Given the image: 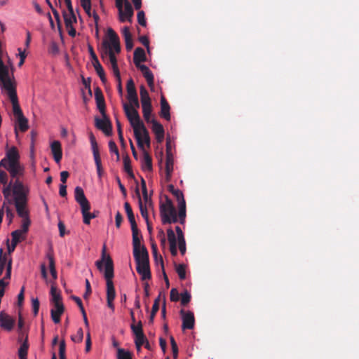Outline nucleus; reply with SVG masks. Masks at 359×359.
<instances>
[{
	"mask_svg": "<svg viewBox=\"0 0 359 359\" xmlns=\"http://www.w3.org/2000/svg\"><path fill=\"white\" fill-rule=\"evenodd\" d=\"M137 21L140 25L144 27L146 26V20L144 13L142 11H140L137 13Z\"/></svg>",
	"mask_w": 359,
	"mask_h": 359,
	"instance_id": "6e6d98bb",
	"label": "nucleus"
},
{
	"mask_svg": "<svg viewBox=\"0 0 359 359\" xmlns=\"http://www.w3.org/2000/svg\"><path fill=\"white\" fill-rule=\"evenodd\" d=\"M133 60L137 67L140 65V62H144L146 60L145 52L143 48H137L135 50Z\"/></svg>",
	"mask_w": 359,
	"mask_h": 359,
	"instance_id": "4be33fe9",
	"label": "nucleus"
},
{
	"mask_svg": "<svg viewBox=\"0 0 359 359\" xmlns=\"http://www.w3.org/2000/svg\"><path fill=\"white\" fill-rule=\"evenodd\" d=\"M4 212H6V217L9 219V222H11V221L14 217V214L12 212V210H11V208L7 205L6 203V206L4 208Z\"/></svg>",
	"mask_w": 359,
	"mask_h": 359,
	"instance_id": "0e129e2a",
	"label": "nucleus"
},
{
	"mask_svg": "<svg viewBox=\"0 0 359 359\" xmlns=\"http://www.w3.org/2000/svg\"><path fill=\"white\" fill-rule=\"evenodd\" d=\"M122 34H123V36L125 40L132 39V35H131L130 29L128 27H123V29L122 30Z\"/></svg>",
	"mask_w": 359,
	"mask_h": 359,
	"instance_id": "338daca9",
	"label": "nucleus"
},
{
	"mask_svg": "<svg viewBox=\"0 0 359 359\" xmlns=\"http://www.w3.org/2000/svg\"><path fill=\"white\" fill-rule=\"evenodd\" d=\"M19 154L15 147H12L6 152V156L1 161L0 167L6 168L12 177L22 174V168L19 163Z\"/></svg>",
	"mask_w": 359,
	"mask_h": 359,
	"instance_id": "39448f33",
	"label": "nucleus"
},
{
	"mask_svg": "<svg viewBox=\"0 0 359 359\" xmlns=\"http://www.w3.org/2000/svg\"><path fill=\"white\" fill-rule=\"evenodd\" d=\"M147 339L144 334L135 336V343L137 351H140L141 350V346L145 343Z\"/></svg>",
	"mask_w": 359,
	"mask_h": 359,
	"instance_id": "4c0bfd02",
	"label": "nucleus"
},
{
	"mask_svg": "<svg viewBox=\"0 0 359 359\" xmlns=\"http://www.w3.org/2000/svg\"><path fill=\"white\" fill-rule=\"evenodd\" d=\"M2 253L3 250L0 249V274L3 273L4 267L6 264L7 265V263L9 260L8 259L7 255L6 254L3 255Z\"/></svg>",
	"mask_w": 359,
	"mask_h": 359,
	"instance_id": "79ce46f5",
	"label": "nucleus"
},
{
	"mask_svg": "<svg viewBox=\"0 0 359 359\" xmlns=\"http://www.w3.org/2000/svg\"><path fill=\"white\" fill-rule=\"evenodd\" d=\"M128 102H129L128 105H129L130 109H135L137 110V109L140 107L138 97L129 100Z\"/></svg>",
	"mask_w": 359,
	"mask_h": 359,
	"instance_id": "5fc2aeb1",
	"label": "nucleus"
},
{
	"mask_svg": "<svg viewBox=\"0 0 359 359\" xmlns=\"http://www.w3.org/2000/svg\"><path fill=\"white\" fill-rule=\"evenodd\" d=\"M160 213L163 224L176 223L177 215L172 201L165 197V202L160 205Z\"/></svg>",
	"mask_w": 359,
	"mask_h": 359,
	"instance_id": "0eeeda50",
	"label": "nucleus"
},
{
	"mask_svg": "<svg viewBox=\"0 0 359 359\" xmlns=\"http://www.w3.org/2000/svg\"><path fill=\"white\" fill-rule=\"evenodd\" d=\"M8 175L6 172L0 170V183L4 185L7 184Z\"/></svg>",
	"mask_w": 359,
	"mask_h": 359,
	"instance_id": "69168bd1",
	"label": "nucleus"
},
{
	"mask_svg": "<svg viewBox=\"0 0 359 359\" xmlns=\"http://www.w3.org/2000/svg\"><path fill=\"white\" fill-rule=\"evenodd\" d=\"M173 165L174 160L172 154L166 155V161H165V172H166V178L168 180L171 176V174L173 170Z\"/></svg>",
	"mask_w": 359,
	"mask_h": 359,
	"instance_id": "a878e982",
	"label": "nucleus"
},
{
	"mask_svg": "<svg viewBox=\"0 0 359 359\" xmlns=\"http://www.w3.org/2000/svg\"><path fill=\"white\" fill-rule=\"evenodd\" d=\"M167 234H168V239L170 243V244H176L177 243V239L175 234L172 229H168L167 230Z\"/></svg>",
	"mask_w": 359,
	"mask_h": 359,
	"instance_id": "3c124183",
	"label": "nucleus"
},
{
	"mask_svg": "<svg viewBox=\"0 0 359 359\" xmlns=\"http://www.w3.org/2000/svg\"><path fill=\"white\" fill-rule=\"evenodd\" d=\"M179 249L182 255H184L186 252V243L184 238L178 240Z\"/></svg>",
	"mask_w": 359,
	"mask_h": 359,
	"instance_id": "e2e57ef3",
	"label": "nucleus"
},
{
	"mask_svg": "<svg viewBox=\"0 0 359 359\" xmlns=\"http://www.w3.org/2000/svg\"><path fill=\"white\" fill-rule=\"evenodd\" d=\"M118 359H132L131 353L123 348H118L117 351Z\"/></svg>",
	"mask_w": 359,
	"mask_h": 359,
	"instance_id": "ea45409f",
	"label": "nucleus"
},
{
	"mask_svg": "<svg viewBox=\"0 0 359 359\" xmlns=\"http://www.w3.org/2000/svg\"><path fill=\"white\" fill-rule=\"evenodd\" d=\"M127 99L128 100L138 97L137 93L135 87V83L132 79H129L127 82Z\"/></svg>",
	"mask_w": 359,
	"mask_h": 359,
	"instance_id": "5701e85b",
	"label": "nucleus"
},
{
	"mask_svg": "<svg viewBox=\"0 0 359 359\" xmlns=\"http://www.w3.org/2000/svg\"><path fill=\"white\" fill-rule=\"evenodd\" d=\"M64 310L65 308L62 303L53 304L50 313L51 318L55 323L57 324L60 322V316L63 313Z\"/></svg>",
	"mask_w": 359,
	"mask_h": 359,
	"instance_id": "ddd939ff",
	"label": "nucleus"
},
{
	"mask_svg": "<svg viewBox=\"0 0 359 359\" xmlns=\"http://www.w3.org/2000/svg\"><path fill=\"white\" fill-rule=\"evenodd\" d=\"M93 67L95 68V70L96 73L97 74V75L100 78L101 81L103 83H105L106 81H107V79H106V76H105L104 71L101 64L100 63L99 60H96L95 62H93Z\"/></svg>",
	"mask_w": 359,
	"mask_h": 359,
	"instance_id": "c85d7f7f",
	"label": "nucleus"
},
{
	"mask_svg": "<svg viewBox=\"0 0 359 359\" xmlns=\"http://www.w3.org/2000/svg\"><path fill=\"white\" fill-rule=\"evenodd\" d=\"M50 294L52 297V302L53 304L62 303L61 295L60 292H57V288L54 285L51 286Z\"/></svg>",
	"mask_w": 359,
	"mask_h": 359,
	"instance_id": "72a5a7b5",
	"label": "nucleus"
},
{
	"mask_svg": "<svg viewBox=\"0 0 359 359\" xmlns=\"http://www.w3.org/2000/svg\"><path fill=\"white\" fill-rule=\"evenodd\" d=\"M11 191L13 192V185L12 186V183L10 182L8 184H6L3 189V194L6 201V204H11L13 203V200L10 198Z\"/></svg>",
	"mask_w": 359,
	"mask_h": 359,
	"instance_id": "cd10ccee",
	"label": "nucleus"
},
{
	"mask_svg": "<svg viewBox=\"0 0 359 359\" xmlns=\"http://www.w3.org/2000/svg\"><path fill=\"white\" fill-rule=\"evenodd\" d=\"M182 319V329H193L194 326V316L191 311H180Z\"/></svg>",
	"mask_w": 359,
	"mask_h": 359,
	"instance_id": "9b49d317",
	"label": "nucleus"
},
{
	"mask_svg": "<svg viewBox=\"0 0 359 359\" xmlns=\"http://www.w3.org/2000/svg\"><path fill=\"white\" fill-rule=\"evenodd\" d=\"M24 234L25 233L22 232V230H15L11 233L12 239L15 241H15L19 243L22 239H23Z\"/></svg>",
	"mask_w": 359,
	"mask_h": 359,
	"instance_id": "49530a36",
	"label": "nucleus"
},
{
	"mask_svg": "<svg viewBox=\"0 0 359 359\" xmlns=\"http://www.w3.org/2000/svg\"><path fill=\"white\" fill-rule=\"evenodd\" d=\"M11 270H12V259H9V260L7 263V266H6V275L4 278H5L6 280V279L9 280L11 278Z\"/></svg>",
	"mask_w": 359,
	"mask_h": 359,
	"instance_id": "4d7b16f0",
	"label": "nucleus"
},
{
	"mask_svg": "<svg viewBox=\"0 0 359 359\" xmlns=\"http://www.w3.org/2000/svg\"><path fill=\"white\" fill-rule=\"evenodd\" d=\"M95 97L96 100L97 107L102 116H105V103L101 90L97 88L95 90Z\"/></svg>",
	"mask_w": 359,
	"mask_h": 359,
	"instance_id": "4468645a",
	"label": "nucleus"
},
{
	"mask_svg": "<svg viewBox=\"0 0 359 359\" xmlns=\"http://www.w3.org/2000/svg\"><path fill=\"white\" fill-rule=\"evenodd\" d=\"M14 320L7 314L1 311L0 313V326L6 330H12Z\"/></svg>",
	"mask_w": 359,
	"mask_h": 359,
	"instance_id": "f3484780",
	"label": "nucleus"
},
{
	"mask_svg": "<svg viewBox=\"0 0 359 359\" xmlns=\"http://www.w3.org/2000/svg\"><path fill=\"white\" fill-rule=\"evenodd\" d=\"M124 169L126 172L130 176L133 177V173L130 165V159L128 156L123 158Z\"/></svg>",
	"mask_w": 359,
	"mask_h": 359,
	"instance_id": "de8ad7c7",
	"label": "nucleus"
},
{
	"mask_svg": "<svg viewBox=\"0 0 359 359\" xmlns=\"http://www.w3.org/2000/svg\"><path fill=\"white\" fill-rule=\"evenodd\" d=\"M168 190L175 196L178 203L185 201L182 192L180 190L175 189L173 185H169Z\"/></svg>",
	"mask_w": 359,
	"mask_h": 359,
	"instance_id": "2f4dec72",
	"label": "nucleus"
},
{
	"mask_svg": "<svg viewBox=\"0 0 359 359\" xmlns=\"http://www.w3.org/2000/svg\"><path fill=\"white\" fill-rule=\"evenodd\" d=\"M50 149L55 161L59 163L62 156L60 142L59 141H53L50 144Z\"/></svg>",
	"mask_w": 359,
	"mask_h": 359,
	"instance_id": "dca6fc26",
	"label": "nucleus"
},
{
	"mask_svg": "<svg viewBox=\"0 0 359 359\" xmlns=\"http://www.w3.org/2000/svg\"><path fill=\"white\" fill-rule=\"evenodd\" d=\"M63 17L67 29H69V27H71L74 22H76V18L73 9H72L71 11H64Z\"/></svg>",
	"mask_w": 359,
	"mask_h": 359,
	"instance_id": "b1692460",
	"label": "nucleus"
},
{
	"mask_svg": "<svg viewBox=\"0 0 359 359\" xmlns=\"http://www.w3.org/2000/svg\"><path fill=\"white\" fill-rule=\"evenodd\" d=\"M191 300V294L185 291L184 292L181 294V304L182 305L187 304Z\"/></svg>",
	"mask_w": 359,
	"mask_h": 359,
	"instance_id": "864d4df0",
	"label": "nucleus"
},
{
	"mask_svg": "<svg viewBox=\"0 0 359 359\" xmlns=\"http://www.w3.org/2000/svg\"><path fill=\"white\" fill-rule=\"evenodd\" d=\"M180 299V294L177 289L172 288L170 290V300L172 302H177Z\"/></svg>",
	"mask_w": 359,
	"mask_h": 359,
	"instance_id": "680f3d73",
	"label": "nucleus"
},
{
	"mask_svg": "<svg viewBox=\"0 0 359 359\" xmlns=\"http://www.w3.org/2000/svg\"><path fill=\"white\" fill-rule=\"evenodd\" d=\"M21 131L25 132L28 129V120L23 116L16 118Z\"/></svg>",
	"mask_w": 359,
	"mask_h": 359,
	"instance_id": "f704fd0d",
	"label": "nucleus"
},
{
	"mask_svg": "<svg viewBox=\"0 0 359 359\" xmlns=\"http://www.w3.org/2000/svg\"><path fill=\"white\" fill-rule=\"evenodd\" d=\"M133 256L136 264L144 265L149 264V254L144 246H142L141 250L133 252Z\"/></svg>",
	"mask_w": 359,
	"mask_h": 359,
	"instance_id": "9d476101",
	"label": "nucleus"
},
{
	"mask_svg": "<svg viewBox=\"0 0 359 359\" xmlns=\"http://www.w3.org/2000/svg\"><path fill=\"white\" fill-rule=\"evenodd\" d=\"M151 123L152 124V130L156 135L157 141L161 142L164 138V129L163 126L154 118L151 119Z\"/></svg>",
	"mask_w": 359,
	"mask_h": 359,
	"instance_id": "2eb2a0df",
	"label": "nucleus"
},
{
	"mask_svg": "<svg viewBox=\"0 0 359 359\" xmlns=\"http://www.w3.org/2000/svg\"><path fill=\"white\" fill-rule=\"evenodd\" d=\"M83 339V332L81 328L78 329L76 334L72 336V340L76 343H80Z\"/></svg>",
	"mask_w": 359,
	"mask_h": 359,
	"instance_id": "a18cd8bd",
	"label": "nucleus"
},
{
	"mask_svg": "<svg viewBox=\"0 0 359 359\" xmlns=\"http://www.w3.org/2000/svg\"><path fill=\"white\" fill-rule=\"evenodd\" d=\"M109 151L112 153H114L116 156V161H119V153H118V148L115 144L114 142L113 141H110L109 142Z\"/></svg>",
	"mask_w": 359,
	"mask_h": 359,
	"instance_id": "603ef678",
	"label": "nucleus"
},
{
	"mask_svg": "<svg viewBox=\"0 0 359 359\" xmlns=\"http://www.w3.org/2000/svg\"><path fill=\"white\" fill-rule=\"evenodd\" d=\"M130 327L135 336L144 334L142 330V324L141 321H139L137 323V325H135V323H133Z\"/></svg>",
	"mask_w": 359,
	"mask_h": 359,
	"instance_id": "a19ab883",
	"label": "nucleus"
},
{
	"mask_svg": "<svg viewBox=\"0 0 359 359\" xmlns=\"http://www.w3.org/2000/svg\"><path fill=\"white\" fill-rule=\"evenodd\" d=\"M105 248V245H104L102 252L101 259L97 260L95 264L100 271L102 270L103 265H104V278L106 279L107 285V299H114L116 297V291L112 281V278L114 277L113 262L111 257L106 255Z\"/></svg>",
	"mask_w": 359,
	"mask_h": 359,
	"instance_id": "f03ea898",
	"label": "nucleus"
},
{
	"mask_svg": "<svg viewBox=\"0 0 359 359\" xmlns=\"http://www.w3.org/2000/svg\"><path fill=\"white\" fill-rule=\"evenodd\" d=\"M146 144L144 141L143 140V144ZM143 151V158L142 160V168L144 171H151L152 170V161L151 158L147 153V151H145L144 148L141 149Z\"/></svg>",
	"mask_w": 359,
	"mask_h": 359,
	"instance_id": "6ab92c4d",
	"label": "nucleus"
},
{
	"mask_svg": "<svg viewBox=\"0 0 359 359\" xmlns=\"http://www.w3.org/2000/svg\"><path fill=\"white\" fill-rule=\"evenodd\" d=\"M141 236H133V252L137 251L139 250L142 249L141 245Z\"/></svg>",
	"mask_w": 359,
	"mask_h": 359,
	"instance_id": "37998d69",
	"label": "nucleus"
},
{
	"mask_svg": "<svg viewBox=\"0 0 359 359\" xmlns=\"http://www.w3.org/2000/svg\"><path fill=\"white\" fill-rule=\"evenodd\" d=\"M158 309H159V297L158 298H156L154 302L151 315L149 317V323H153L155 315L157 313V311H158Z\"/></svg>",
	"mask_w": 359,
	"mask_h": 359,
	"instance_id": "e433bc0d",
	"label": "nucleus"
},
{
	"mask_svg": "<svg viewBox=\"0 0 359 359\" xmlns=\"http://www.w3.org/2000/svg\"><path fill=\"white\" fill-rule=\"evenodd\" d=\"M136 193H137V195L139 198V208H140V213H141L142 217L145 219V221H147V220H149L147 209L142 204V200L140 198V194L139 192V189L137 188L136 189Z\"/></svg>",
	"mask_w": 359,
	"mask_h": 359,
	"instance_id": "473e14b6",
	"label": "nucleus"
},
{
	"mask_svg": "<svg viewBox=\"0 0 359 359\" xmlns=\"http://www.w3.org/2000/svg\"><path fill=\"white\" fill-rule=\"evenodd\" d=\"M30 220L29 219V217L24 218L22 224V229L20 230H22V232L24 233L25 234L27 232Z\"/></svg>",
	"mask_w": 359,
	"mask_h": 359,
	"instance_id": "13d9d810",
	"label": "nucleus"
},
{
	"mask_svg": "<svg viewBox=\"0 0 359 359\" xmlns=\"http://www.w3.org/2000/svg\"><path fill=\"white\" fill-rule=\"evenodd\" d=\"M2 67L4 68L1 63L0 62V68ZM0 86L7 92V94L13 104V111L14 115L16 118H19L23 116L22 111L18 104L17 93L13 81V79H9L7 74H6V76H2L1 74H0Z\"/></svg>",
	"mask_w": 359,
	"mask_h": 359,
	"instance_id": "423d86ee",
	"label": "nucleus"
},
{
	"mask_svg": "<svg viewBox=\"0 0 359 359\" xmlns=\"http://www.w3.org/2000/svg\"><path fill=\"white\" fill-rule=\"evenodd\" d=\"M141 186H142L143 198H144L145 203H148L149 202V196H148V194H147L146 182L143 178H142V180H141Z\"/></svg>",
	"mask_w": 359,
	"mask_h": 359,
	"instance_id": "8fccbe9b",
	"label": "nucleus"
},
{
	"mask_svg": "<svg viewBox=\"0 0 359 359\" xmlns=\"http://www.w3.org/2000/svg\"><path fill=\"white\" fill-rule=\"evenodd\" d=\"M116 6L118 11L121 22L131 21L133 15V9L128 0H115Z\"/></svg>",
	"mask_w": 359,
	"mask_h": 359,
	"instance_id": "6e6552de",
	"label": "nucleus"
},
{
	"mask_svg": "<svg viewBox=\"0 0 359 359\" xmlns=\"http://www.w3.org/2000/svg\"><path fill=\"white\" fill-rule=\"evenodd\" d=\"M143 116L147 123H151L152 107L151 104L142 105Z\"/></svg>",
	"mask_w": 359,
	"mask_h": 359,
	"instance_id": "c756f323",
	"label": "nucleus"
},
{
	"mask_svg": "<svg viewBox=\"0 0 359 359\" xmlns=\"http://www.w3.org/2000/svg\"><path fill=\"white\" fill-rule=\"evenodd\" d=\"M113 62V73L116 78L117 83H118V94L122 96L123 95V88L121 85V75L119 72V69L118 68V65L115 64L114 59L112 57L111 59Z\"/></svg>",
	"mask_w": 359,
	"mask_h": 359,
	"instance_id": "393cba45",
	"label": "nucleus"
},
{
	"mask_svg": "<svg viewBox=\"0 0 359 359\" xmlns=\"http://www.w3.org/2000/svg\"><path fill=\"white\" fill-rule=\"evenodd\" d=\"M74 198L76 201L80 205L81 208L90 206V203L86 198L83 189L80 187H76L74 189Z\"/></svg>",
	"mask_w": 359,
	"mask_h": 359,
	"instance_id": "f8f14e48",
	"label": "nucleus"
},
{
	"mask_svg": "<svg viewBox=\"0 0 359 359\" xmlns=\"http://www.w3.org/2000/svg\"><path fill=\"white\" fill-rule=\"evenodd\" d=\"M59 355L60 359H65V343L64 341L60 344Z\"/></svg>",
	"mask_w": 359,
	"mask_h": 359,
	"instance_id": "bf43d9fd",
	"label": "nucleus"
},
{
	"mask_svg": "<svg viewBox=\"0 0 359 359\" xmlns=\"http://www.w3.org/2000/svg\"><path fill=\"white\" fill-rule=\"evenodd\" d=\"M32 309L35 316L37 315L39 309V302L37 298L32 299Z\"/></svg>",
	"mask_w": 359,
	"mask_h": 359,
	"instance_id": "052dcab7",
	"label": "nucleus"
},
{
	"mask_svg": "<svg viewBox=\"0 0 359 359\" xmlns=\"http://www.w3.org/2000/svg\"><path fill=\"white\" fill-rule=\"evenodd\" d=\"M27 193V191L22 183L16 180L13 183V201L18 216L22 219L28 217Z\"/></svg>",
	"mask_w": 359,
	"mask_h": 359,
	"instance_id": "20e7f679",
	"label": "nucleus"
},
{
	"mask_svg": "<svg viewBox=\"0 0 359 359\" xmlns=\"http://www.w3.org/2000/svg\"><path fill=\"white\" fill-rule=\"evenodd\" d=\"M176 271L181 280H184L186 278V271L185 268L183 264H179L176 267Z\"/></svg>",
	"mask_w": 359,
	"mask_h": 359,
	"instance_id": "09e8293b",
	"label": "nucleus"
},
{
	"mask_svg": "<svg viewBox=\"0 0 359 359\" xmlns=\"http://www.w3.org/2000/svg\"><path fill=\"white\" fill-rule=\"evenodd\" d=\"M179 212L178 217L180 219V222L182 224L185 222L186 217V203L185 201L180 202L178 203Z\"/></svg>",
	"mask_w": 359,
	"mask_h": 359,
	"instance_id": "7c9ffc66",
	"label": "nucleus"
},
{
	"mask_svg": "<svg viewBox=\"0 0 359 359\" xmlns=\"http://www.w3.org/2000/svg\"><path fill=\"white\" fill-rule=\"evenodd\" d=\"M95 126L102 130L107 135L111 134V124L106 114L105 116H102V118H95Z\"/></svg>",
	"mask_w": 359,
	"mask_h": 359,
	"instance_id": "1a4fd4ad",
	"label": "nucleus"
},
{
	"mask_svg": "<svg viewBox=\"0 0 359 359\" xmlns=\"http://www.w3.org/2000/svg\"><path fill=\"white\" fill-rule=\"evenodd\" d=\"M47 258L49 261V269H50V270H55V261H54V258L53 257V255H51L50 254H47Z\"/></svg>",
	"mask_w": 359,
	"mask_h": 359,
	"instance_id": "774afa93",
	"label": "nucleus"
},
{
	"mask_svg": "<svg viewBox=\"0 0 359 359\" xmlns=\"http://www.w3.org/2000/svg\"><path fill=\"white\" fill-rule=\"evenodd\" d=\"M123 108L127 118L134 131V135L140 149H143V140L149 147L150 137L143 121L141 120L138 111L130 109L128 104L123 102Z\"/></svg>",
	"mask_w": 359,
	"mask_h": 359,
	"instance_id": "f257e3e1",
	"label": "nucleus"
},
{
	"mask_svg": "<svg viewBox=\"0 0 359 359\" xmlns=\"http://www.w3.org/2000/svg\"><path fill=\"white\" fill-rule=\"evenodd\" d=\"M137 272L141 276L142 280H149L151 277L149 264H137L136 266Z\"/></svg>",
	"mask_w": 359,
	"mask_h": 359,
	"instance_id": "a211bd4d",
	"label": "nucleus"
},
{
	"mask_svg": "<svg viewBox=\"0 0 359 359\" xmlns=\"http://www.w3.org/2000/svg\"><path fill=\"white\" fill-rule=\"evenodd\" d=\"M90 209V205L86 207V208H81V213H82V215L83 217V222L86 224H89L90 221L92 219V217H90V212H89Z\"/></svg>",
	"mask_w": 359,
	"mask_h": 359,
	"instance_id": "58836bf2",
	"label": "nucleus"
},
{
	"mask_svg": "<svg viewBox=\"0 0 359 359\" xmlns=\"http://www.w3.org/2000/svg\"><path fill=\"white\" fill-rule=\"evenodd\" d=\"M124 208H125V210L127 214V216H128L130 223V224L135 223L136 222L135 219L134 214L133 212V210H132V208H131L130 204L128 202H126L124 203Z\"/></svg>",
	"mask_w": 359,
	"mask_h": 359,
	"instance_id": "c9c22d12",
	"label": "nucleus"
},
{
	"mask_svg": "<svg viewBox=\"0 0 359 359\" xmlns=\"http://www.w3.org/2000/svg\"><path fill=\"white\" fill-rule=\"evenodd\" d=\"M27 349L28 346L25 343L21 345L18 350V356L20 359H26Z\"/></svg>",
	"mask_w": 359,
	"mask_h": 359,
	"instance_id": "c03bdc74",
	"label": "nucleus"
},
{
	"mask_svg": "<svg viewBox=\"0 0 359 359\" xmlns=\"http://www.w3.org/2000/svg\"><path fill=\"white\" fill-rule=\"evenodd\" d=\"M142 105L151 104V99L147 90L144 86H141L140 90Z\"/></svg>",
	"mask_w": 359,
	"mask_h": 359,
	"instance_id": "bb28decb",
	"label": "nucleus"
},
{
	"mask_svg": "<svg viewBox=\"0 0 359 359\" xmlns=\"http://www.w3.org/2000/svg\"><path fill=\"white\" fill-rule=\"evenodd\" d=\"M160 116L167 121L170 119V106L164 97H161V98Z\"/></svg>",
	"mask_w": 359,
	"mask_h": 359,
	"instance_id": "aec40b11",
	"label": "nucleus"
},
{
	"mask_svg": "<svg viewBox=\"0 0 359 359\" xmlns=\"http://www.w3.org/2000/svg\"><path fill=\"white\" fill-rule=\"evenodd\" d=\"M137 68L142 71L148 85L152 88L154 86V75L151 71L144 65H140Z\"/></svg>",
	"mask_w": 359,
	"mask_h": 359,
	"instance_id": "412c9836",
	"label": "nucleus"
},
{
	"mask_svg": "<svg viewBox=\"0 0 359 359\" xmlns=\"http://www.w3.org/2000/svg\"><path fill=\"white\" fill-rule=\"evenodd\" d=\"M109 41H103V48L102 51V58L103 60H107L108 63L111 64V69H113L112 57L114 59L115 64L117 65L116 57L115 53H119L121 51L119 39L117 34L114 32L111 28L108 29Z\"/></svg>",
	"mask_w": 359,
	"mask_h": 359,
	"instance_id": "7ed1b4c3",
	"label": "nucleus"
}]
</instances>
